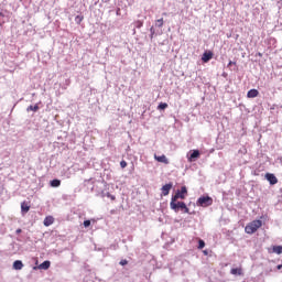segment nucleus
I'll list each match as a JSON object with an SVG mask.
<instances>
[{
    "label": "nucleus",
    "mask_w": 282,
    "mask_h": 282,
    "mask_svg": "<svg viewBox=\"0 0 282 282\" xmlns=\"http://www.w3.org/2000/svg\"><path fill=\"white\" fill-rule=\"evenodd\" d=\"M171 188H173V183L163 185L161 188L162 195H164V197H166V195H169V193H171Z\"/></svg>",
    "instance_id": "obj_6"
},
{
    "label": "nucleus",
    "mask_w": 282,
    "mask_h": 282,
    "mask_svg": "<svg viewBox=\"0 0 282 282\" xmlns=\"http://www.w3.org/2000/svg\"><path fill=\"white\" fill-rule=\"evenodd\" d=\"M231 65H236V63H234L232 61H230V62L228 63V67H230Z\"/></svg>",
    "instance_id": "obj_28"
},
{
    "label": "nucleus",
    "mask_w": 282,
    "mask_h": 282,
    "mask_svg": "<svg viewBox=\"0 0 282 282\" xmlns=\"http://www.w3.org/2000/svg\"><path fill=\"white\" fill-rule=\"evenodd\" d=\"M17 235H21L22 230L21 229H17Z\"/></svg>",
    "instance_id": "obj_29"
},
{
    "label": "nucleus",
    "mask_w": 282,
    "mask_h": 282,
    "mask_svg": "<svg viewBox=\"0 0 282 282\" xmlns=\"http://www.w3.org/2000/svg\"><path fill=\"white\" fill-rule=\"evenodd\" d=\"M276 268H278V270H281L282 269V264H279Z\"/></svg>",
    "instance_id": "obj_30"
},
{
    "label": "nucleus",
    "mask_w": 282,
    "mask_h": 282,
    "mask_svg": "<svg viewBox=\"0 0 282 282\" xmlns=\"http://www.w3.org/2000/svg\"><path fill=\"white\" fill-rule=\"evenodd\" d=\"M213 56L214 54L212 51H206L202 56L203 63H208V61H212Z\"/></svg>",
    "instance_id": "obj_7"
},
{
    "label": "nucleus",
    "mask_w": 282,
    "mask_h": 282,
    "mask_svg": "<svg viewBox=\"0 0 282 282\" xmlns=\"http://www.w3.org/2000/svg\"><path fill=\"white\" fill-rule=\"evenodd\" d=\"M270 254H282V246H273L272 248L268 249Z\"/></svg>",
    "instance_id": "obj_5"
},
{
    "label": "nucleus",
    "mask_w": 282,
    "mask_h": 282,
    "mask_svg": "<svg viewBox=\"0 0 282 282\" xmlns=\"http://www.w3.org/2000/svg\"><path fill=\"white\" fill-rule=\"evenodd\" d=\"M257 96H259V90L257 89H250L247 93V98H257Z\"/></svg>",
    "instance_id": "obj_11"
},
{
    "label": "nucleus",
    "mask_w": 282,
    "mask_h": 282,
    "mask_svg": "<svg viewBox=\"0 0 282 282\" xmlns=\"http://www.w3.org/2000/svg\"><path fill=\"white\" fill-rule=\"evenodd\" d=\"M261 226H263V221L252 220L251 223L247 224V226L245 227V232L247 235H254V232H257V230H259Z\"/></svg>",
    "instance_id": "obj_2"
},
{
    "label": "nucleus",
    "mask_w": 282,
    "mask_h": 282,
    "mask_svg": "<svg viewBox=\"0 0 282 282\" xmlns=\"http://www.w3.org/2000/svg\"><path fill=\"white\" fill-rule=\"evenodd\" d=\"M154 160H156V162H160L161 164H169V159L164 154H162L161 156L154 154Z\"/></svg>",
    "instance_id": "obj_8"
},
{
    "label": "nucleus",
    "mask_w": 282,
    "mask_h": 282,
    "mask_svg": "<svg viewBox=\"0 0 282 282\" xmlns=\"http://www.w3.org/2000/svg\"><path fill=\"white\" fill-rule=\"evenodd\" d=\"M51 186L53 188H58V186H61V180L55 178V180L51 181Z\"/></svg>",
    "instance_id": "obj_16"
},
{
    "label": "nucleus",
    "mask_w": 282,
    "mask_h": 282,
    "mask_svg": "<svg viewBox=\"0 0 282 282\" xmlns=\"http://www.w3.org/2000/svg\"><path fill=\"white\" fill-rule=\"evenodd\" d=\"M230 274L241 276V274H243V270L241 268H236V269H231L230 270Z\"/></svg>",
    "instance_id": "obj_14"
},
{
    "label": "nucleus",
    "mask_w": 282,
    "mask_h": 282,
    "mask_svg": "<svg viewBox=\"0 0 282 282\" xmlns=\"http://www.w3.org/2000/svg\"><path fill=\"white\" fill-rule=\"evenodd\" d=\"M186 193H188V191L186 189V186H183L181 188V192H177L176 195H184V198L186 197Z\"/></svg>",
    "instance_id": "obj_17"
},
{
    "label": "nucleus",
    "mask_w": 282,
    "mask_h": 282,
    "mask_svg": "<svg viewBox=\"0 0 282 282\" xmlns=\"http://www.w3.org/2000/svg\"><path fill=\"white\" fill-rule=\"evenodd\" d=\"M117 14H120V9L117 10Z\"/></svg>",
    "instance_id": "obj_31"
},
{
    "label": "nucleus",
    "mask_w": 282,
    "mask_h": 282,
    "mask_svg": "<svg viewBox=\"0 0 282 282\" xmlns=\"http://www.w3.org/2000/svg\"><path fill=\"white\" fill-rule=\"evenodd\" d=\"M204 254H208V252L204 251Z\"/></svg>",
    "instance_id": "obj_32"
},
{
    "label": "nucleus",
    "mask_w": 282,
    "mask_h": 282,
    "mask_svg": "<svg viewBox=\"0 0 282 282\" xmlns=\"http://www.w3.org/2000/svg\"><path fill=\"white\" fill-rule=\"evenodd\" d=\"M52 224H54V217H52V216H46L45 218H44V226H52Z\"/></svg>",
    "instance_id": "obj_13"
},
{
    "label": "nucleus",
    "mask_w": 282,
    "mask_h": 282,
    "mask_svg": "<svg viewBox=\"0 0 282 282\" xmlns=\"http://www.w3.org/2000/svg\"><path fill=\"white\" fill-rule=\"evenodd\" d=\"M21 213L25 215V213H30V203L22 202L21 203Z\"/></svg>",
    "instance_id": "obj_9"
},
{
    "label": "nucleus",
    "mask_w": 282,
    "mask_h": 282,
    "mask_svg": "<svg viewBox=\"0 0 282 282\" xmlns=\"http://www.w3.org/2000/svg\"><path fill=\"white\" fill-rule=\"evenodd\" d=\"M144 25V23L142 22V21H140V20H137L135 22H134V28H138L139 30H140V28H142Z\"/></svg>",
    "instance_id": "obj_20"
},
{
    "label": "nucleus",
    "mask_w": 282,
    "mask_h": 282,
    "mask_svg": "<svg viewBox=\"0 0 282 282\" xmlns=\"http://www.w3.org/2000/svg\"><path fill=\"white\" fill-rule=\"evenodd\" d=\"M13 270H23V262L21 260H15L13 262Z\"/></svg>",
    "instance_id": "obj_12"
},
{
    "label": "nucleus",
    "mask_w": 282,
    "mask_h": 282,
    "mask_svg": "<svg viewBox=\"0 0 282 282\" xmlns=\"http://www.w3.org/2000/svg\"><path fill=\"white\" fill-rule=\"evenodd\" d=\"M39 109V105L35 106H29L26 111H36Z\"/></svg>",
    "instance_id": "obj_22"
},
{
    "label": "nucleus",
    "mask_w": 282,
    "mask_h": 282,
    "mask_svg": "<svg viewBox=\"0 0 282 282\" xmlns=\"http://www.w3.org/2000/svg\"><path fill=\"white\" fill-rule=\"evenodd\" d=\"M167 107H169V104H166V102H161V104L158 106V109L164 110V109H167Z\"/></svg>",
    "instance_id": "obj_19"
},
{
    "label": "nucleus",
    "mask_w": 282,
    "mask_h": 282,
    "mask_svg": "<svg viewBox=\"0 0 282 282\" xmlns=\"http://www.w3.org/2000/svg\"><path fill=\"white\" fill-rule=\"evenodd\" d=\"M205 247H206V242H204V240H199L198 241V250H204Z\"/></svg>",
    "instance_id": "obj_21"
},
{
    "label": "nucleus",
    "mask_w": 282,
    "mask_h": 282,
    "mask_svg": "<svg viewBox=\"0 0 282 282\" xmlns=\"http://www.w3.org/2000/svg\"><path fill=\"white\" fill-rule=\"evenodd\" d=\"M128 263H129L128 260H121V261L119 262V264H121V265H127Z\"/></svg>",
    "instance_id": "obj_27"
},
{
    "label": "nucleus",
    "mask_w": 282,
    "mask_h": 282,
    "mask_svg": "<svg viewBox=\"0 0 282 282\" xmlns=\"http://www.w3.org/2000/svg\"><path fill=\"white\" fill-rule=\"evenodd\" d=\"M50 265H52V262H50V260H46L39 265V269L40 270H50Z\"/></svg>",
    "instance_id": "obj_10"
},
{
    "label": "nucleus",
    "mask_w": 282,
    "mask_h": 282,
    "mask_svg": "<svg viewBox=\"0 0 282 282\" xmlns=\"http://www.w3.org/2000/svg\"><path fill=\"white\" fill-rule=\"evenodd\" d=\"M107 197H109L112 202H116V197L113 196V195H111V194H107Z\"/></svg>",
    "instance_id": "obj_26"
},
{
    "label": "nucleus",
    "mask_w": 282,
    "mask_h": 282,
    "mask_svg": "<svg viewBox=\"0 0 282 282\" xmlns=\"http://www.w3.org/2000/svg\"><path fill=\"white\" fill-rule=\"evenodd\" d=\"M197 158H199V150H194L189 156V162H193Z\"/></svg>",
    "instance_id": "obj_15"
},
{
    "label": "nucleus",
    "mask_w": 282,
    "mask_h": 282,
    "mask_svg": "<svg viewBox=\"0 0 282 282\" xmlns=\"http://www.w3.org/2000/svg\"><path fill=\"white\" fill-rule=\"evenodd\" d=\"M265 180H268V182H269V184H271V186H274V184H279V178H276V176L274 174L267 173Z\"/></svg>",
    "instance_id": "obj_4"
},
{
    "label": "nucleus",
    "mask_w": 282,
    "mask_h": 282,
    "mask_svg": "<svg viewBox=\"0 0 282 282\" xmlns=\"http://www.w3.org/2000/svg\"><path fill=\"white\" fill-rule=\"evenodd\" d=\"M177 199H184V195L175 194L172 197V200L170 203V208L172 210H175V213H177L181 208V210H184L185 214H187V215L191 214V209L187 208L186 203H184V202L175 203V202H177Z\"/></svg>",
    "instance_id": "obj_1"
},
{
    "label": "nucleus",
    "mask_w": 282,
    "mask_h": 282,
    "mask_svg": "<svg viewBox=\"0 0 282 282\" xmlns=\"http://www.w3.org/2000/svg\"><path fill=\"white\" fill-rule=\"evenodd\" d=\"M83 15H77L76 18H75V21L77 22V23H80L82 21H83Z\"/></svg>",
    "instance_id": "obj_24"
},
{
    "label": "nucleus",
    "mask_w": 282,
    "mask_h": 282,
    "mask_svg": "<svg viewBox=\"0 0 282 282\" xmlns=\"http://www.w3.org/2000/svg\"><path fill=\"white\" fill-rule=\"evenodd\" d=\"M120 166H121V169H127V161L122 160L120 162Z\"/></svg>",
    "instance_id": "obj_25"
},
{
    "label": "nucleus",
    "mask_w": 282,
    "mask_h": 282,
    "mask_svg": "<svg viewBox=\"0 0 282 282\" xmlns=\"http://www.w3.org/2000/svg\"><path fill=\"white\" fill-rule=\"evenodd\" d=\"M197 206H202L203 208L213 206V198L210 196H202L197 199Z\"/></svg>",
    "instance_id": "obj_3"
},
{
    "label": "nucleus",
    "mask_w": 282,
    "mask_h": 282,
    "mask_svg": "<svg viewBox=\"0 0 282 282\" xmlns=\"http://www.w3.org/2000/svg\"><path fill=\"white\" fill-rule=\"evenodd\" d=\"M163 25H164V19L161 18V19L155 21V26L156 28H162Z\"/></svg>",
    "instance_id": "obj_18"
},
{
    "label": "nucleus",
    "mask_w": 282,
    "mask_h": 282,
    "mask_svg": "<svg viewBox=\"0 0 282 282\" xmlns=\"http://www.w3.org/2000/svg\"><path fill=\"white\" fill-rule=\"evenodd\" d=\"M91 226V220H85L84 221V227L89 228Z\"/></svg>",
    "instance_id": "obj_23"
}]
</instances>
